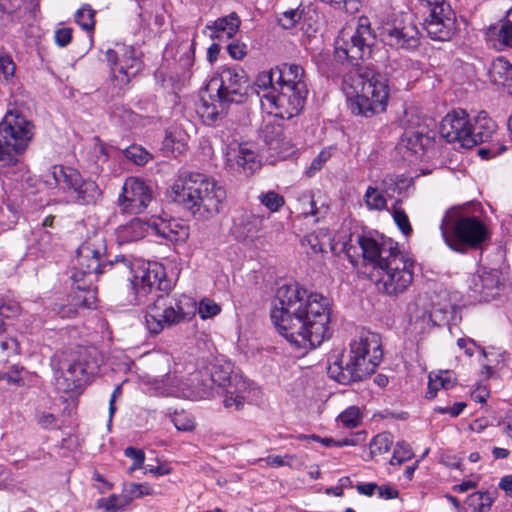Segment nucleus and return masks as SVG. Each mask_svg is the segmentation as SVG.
Instances as JSON below:
<instances>
[{
	"instance_id": "f257e3e1",
	"label": "nucleus",
	"mask_w": 512,
	"mask_h": 512,
	"mask_svg": "<svg viewBox=\"0 0 512 512\" xmlns=\"http://www.w3.org/2000/svg\"><path fill=\"white\" fill-rule=\"evenodd\" d=\"M270 316L278 332L297 348H316L331 337L329 300L298 284L278 288Z\"/></svg>"
},
{
	"instance_id": "f03ea898",
	"label": "nucleus",
	"mask_w": 512,
	"mask_h": 512,
	"mask_svg": "<svg viewBox=\"0 0 512 512\" xmlns=\"http://www.w3.org/2000/svg\"><path fill=\"white\" fill-rule=\"evenodd\" d=\"M165 269L157 262L141 263L131 280L134 291V304L146 305V327L151 334H159L196 313V302L190 297L170 296L166 291L169 283L165 279Z\"/></svg>"
},
{
	"instance_id": "7ed1b4c3",
	"label": "nucleus",
	"mask_w": 512,
	"mask_h": 512,
	"mask_svg": "<svg viewBox=\"0 0 512 512\" xmlns=\"http://www.w3.org/2000/svg\"><path fill=\"white\" fill-rule=\"evenodd\" d=\"M114 272L134 277L137 272L131 257L120 255L111 259L106 253L105 239L101 235H94L83 242L77 249L72 268L71 279L74 288L85 293L78 302L88 309L95 308L96 292L93 283L98 275Z\"/></svg>"
},
{
	"instance_id": "20e7f679",
	"label": "nucleus",
	"mask_w": 512,
	"mask_h": 512,
	"mask_svg": "<svg viewBox=\"0 0 512 512\" xmlns=\"http://www.w3.org/2000/svg\"><path fill=\"white\" fill-rule=\"evenodd\" d=\"M365 266L372 267L377 289L389 296L403 293L413 282L414 262L392 240L378 241L359 236Z\"/></svg>"
},
{
	"instance_id": "39448f33",
	"label": "nucleus",
	"mask_w": 512,
	"mask_h": 512,
	"mask_svg": "<svg viewBox=\"0 0 512 512\" xmlns=\"http://www.w3.org/2000/svg\"><path fill=\"white\" fill-rule=\"evenodd\" d=\"M382 356L380 336L362 331L350 342L347 353H333L329 356L327 373L342 385L361 382L375 372Z\"/></svg>"
},
{
	"instance_id": "423d86ee",
	"label": "nucleus",
	"mask_w": 512,
	"mask_h": 512,
	"mask_svg": "<svg viewBox=\"0 0 512 512\" xmlns=\"http://www.w3.org/2000/svg\"><path fill=\"white\" fill-rule=\"evenodd\" d=\"M172 190L175 201L201 220L219 214L226 200V190L213 178L199 172L183 173Z\"/></svg>"
},
{
	"instance_id": "0eeeda50",
	"label": "nucleus",
	"mask_w": 512,
	"mask_h": 512,
	"mask_svg": "<svg viewBox=\"0 0 512 512\" xmlns=\"http://www.w3.org/2000/svg\"><path fill=\"white\" fill-rule=\"evenodd\" d=\"M274 74L279 91L262 94V105L271 109L270 113L273 109L276 117L290 119L301 112L307 99L304 69L297 64L284 63L274 68Z\"/></svg>"
},
{
	"instance_id": "6e6552de",
	"label": "nucleus",
	"mask_w": 512,
	"mask_h": 512,
	"mask_svg": "<svg viewBox=\"0 0 512 512\" xmlns=\"http://www.w3.org/2000/svg\"><path fill=\"white\" fill-rule=\"evenodd\" d=\"M440 230L445 244L461 254L481 249L490 238L488 226L479 217L468 215L461 207L446 211Z\"/></svg>"
},
{
	"instance_id": "1a4fd4ad",
	"label": "nucleus",
	"mask_w": 512,
	"mask_h": 512,
	"mask_svg": "<svg viewBox=\"0 0 512 512\" xmlns=\"http://www.w3.org/2000/svg\"><path fill=\"white\" fill-rule=\"evenodd\" d=\"M357 95L350 102L353 114L372 117L385 111L389 99L388 79L368 67L360 68L355 88Z\"/></svg>"
},
{
	"instance_id": "9d476101",
	"label": "nucleus",
	"mask_w": 512,
	"mask_h": 512,
	"mask_svg": "<svg viewBox=\"0 0 512 512\" xmlns=\"http://www.w3.org/2000/svg\"><path fill=\"white\" fill-rule=\"evenodd\" d=\"M32 129V123L20 116H6L0 123V169L20 162L33 137Z\"/></svg>"
},
{
	"instance_id": "9b49d317",
	"label": "nucleus",
	"mask_w": 512,
	"mask_h": 512,
	"mask_svg": "<svg viewBox=\"0 0 512 512\" xmlns=\"http://www.w3.org/2000/svg\"><path fill=\"white\" fill-rule=\"evenodd\" d=\"M374 35L366 17L358 20L357 26H345L335 39V57L358 66L360 61L371 56Z\"/></svg>"
},
{
	"instance_id": "f8f14e48",
	"label": "nucleus",
	"mask_w": 512,
	"mask_h": 512,
	"mask_svg": "<svg viewBox=\"0 0 512 512\" xmlns=\"http://www.w3.org/2000/svg\"><path fill=\"white\" fill-rule=\"evenodd\" d=\"M102 363L95 347H78L68 363L63 362L61 375L56 378V386L63 392H72L95 375Z\"/></svg>"
},
{
	"instance_id": "ddd939ff",
	"label": "nucleus",
	"mask_w": 512,
	"mask_h": 512,
	"mask_svg": "<svg viewBox=\"0 0 512 512\" xmlns=\"http://www.w3.org/2000/svg\"><path fill=\"white\" fill-rule=\"evenodd\" d=\"M202 395H208L214 385L224 389L223 404L225 408L239 411L243 409L249 384L238 375H232L230 364L214 365L210 374L202 376Z\"/></svg>"
},
{
	"instance_id": "4468645a",
	"label": "nucleus",
	"mask_w": 512,
	"mask_h": 512,
	"mask_svg": "<svg viewBox=\"0 0 512 512\" xmlns=\"http://www.w3.org/2000/svg\"><path fill=\"white\" fill-rule=\"evenodd\" d=\"M249 79L245 70L234 65L223 67L217 77L208 83L207 90H215L222 103L241 104L248 96Z\"/></svg>"
},
{
	"instance_id": "2eb2a0df",
	"label": "nucleus",
	"mask_w": 512,
	"mask_h": 512,
	"mask_svg": "<svg viewBox=\"0 0 512 512\" xmlns=\"http://www.w3.org/2000/svg\"><path fill=\"white\" fill-rule=\"evenodd\" d=\"M382 41L393 48L415 49L419 45V31L408 14L395 16L380 29Z\"/></svg>"
},
{
	"instance_id": "dca6fc26",
	"label": "nucleus",
	"mask_w": 512,
	"mask_h": 512,
	"mask_svg": "<svg viewBox=\"0 0 512 512\" xmlns=\"http://www.w3.org/2000/svg\"><path fill=\"white\" fill-rule=\"evenodd\" d=\"M107 58L113 63V80L120 87L127 85L143 68V62L132 46L117 44L115 49L107 51Z\"/></svg>"
},
{
	"instance_id": "f3484780",
	"label": "nucleus",
	"mask_w": 512,
	"mask_h": 512,
	"mask_svg": "<svg viewBox=\"0 0 512 512\" xmlns=\"http://www.w3.org/2000/svg\"><path fill=\"white\" fill-rule=\"evenodd\" d=\"M152 201V191L146 183L135 177H129L123 184L118 204L124 211L141 213Z\"/></svg>"
},
{
	"instance_id": "a211bd4d",
	"label": "nucleus",
	"mask_w": 512,
	"mask_h": 512,
	"mask_svg": "<svg viewBox=\"0 0 512 512\" xmlns=\"http://www.w3.org/2000/svg\"><path fill=\"white\" fill-rule=\"evenodd\" d=\"M504 287V279L497 269H479L471 276L469 290L471 297L477 301L488 302L500 294Z\"/></svg>"
},
{
	"instance_id": "6ab92c4d",
	"label": "nucleus",
	"mask_w": 512,
	"mask_h": 512,
	"mask_svg": "<svg viewBox=\"0 0 512 512\" xmlns=\"http://www.w3.org/2000/svg\"><path fill=\"white\" fill-rule=\"evenodd\" d=\"M423 28L436 41H449L456 33V16L450 6L425 14Z\"/></svg>"
},
{
	"instance_id": "aec40b11",
	"label": "nucleus",
	"mask_w": 512,
	"mask_h": 512,
	"mask_svg": "<svg viewBox=\"0 0 512 512\" xmlns=\"http://www.w3.org/2000/svg\"><path fill=\"white\" fill-rule=\"evenodd\" d=\"M469 116L462 110H454L448 113L440 123V134L447 142H458L464 147L465 134H468Z\"/></svg>"
},
{
	"instance_id": "412c9836",
	"label": "nucleus",
	"mask_w": 512,
	"mask_h": 512,
	"mask_svg": "<svg viewBox=\"0 0 512 512\" xmlns=\"http://www.w3.org/2000/svg\"><path fill=\"white\" fill-rule=\"evenodd\" d=\"M495 131L496 123L488 117L485 111L479 112L473 122L469 121L468 134H465L466 138H464V148H473L491 140Z\"/></svg>"
},
{
	"instance_id": "4be33fe9",
	"label": "nucleus",
	"mask_w": 512,
	"mask_h": 512,
	"mask_svg": "<svg viewBox=\"0 0 512 512\" xmlns=\"http://www.w3.org/2000/svg\"><path fill=\"white\" fill-rule=\"evenodd\" d=\"M80 172L72 167L53 165L44 174V181L50 188H59L67 192L70 186H75Z\"/></svg>"
},
{
	"instance_id": "5701e85b",
	"label": "nucleus",
	"mask_w": 512,
	"mask_h": 512,
	"mask_svg": "<svg viewBox=\"0 0 512 512\" xmlns=\"http://www.w3.org/2000/svg\"><path fill=\"white\" fill-rule=\"evenodd\" d=\"M74 203L79 205H94L100 199L102 192L96 182L84 179L81 174L75 186L67 190Z\"/></svg>"
},
{
	"instance_id": "b1692460",
	"label": "nucleus",
	"mask_w": 512,
	"mask_h": 512,
	"mask_svg": "<svg viewBox=\"0 0 512 512\" xmlns=\"http://www.w3.org/2000/svg\"><path fill=\"white\" fill-rule=\"evenodd\" d=\"M508 17L487 28L486 40L495 49L512 48V9Z\"/></svg>"
},
{
	"instance_id": "393cba45",
	"label": "nucleus",
	"mask_w": 512,
	"mask_h": 512,
	"mask_svg": "<svg viewBox=\"0 0 512 512\" xmlns=\"http://www.w3.org/2000/svg\"><path fill=\"white\" fill-rule=\"evenodd\" d=\"M229 105V103H222L217 96L214 98L212 95H209V99H206L205 96L202 95L196 111L204 124L212 126L223 119Z\"/></svg>"
},
{
	"instance_id": "a878e982",
	"label": "nucleus",
	"mask_w": 512,
	"mask_h": 512,
	"mask_svg": "<svg viewBox=\"0 0 512 512\" xmlns=\"http://www.w3.org/2000/svg\"><path fill=\"white\" fill-rule=\"evenodd\" d=\"M264 142L271 152L280 157H286L293 152V146L284 135L281 125H266L264 128Z\"/></svg>"
},
{
	"instance_id": "bb28decb",
	"label": "nucleus",
	"mask_w": 512,
	"mask_h": 512,
	"mask_svg": "<svg viewBox=\"0 0 512 512\" xmlns=\"http://www.w3.org/2000/svg\"><path fill=\"white\" fill-rule=\"evenodd\" d=\"M263 221L264 218L262 216L248 212L243 213L234 225L237 238L246 240L257 237L258 233L262 230Z\"/></svg>"
},
{
	"instance_id": "cd10ccee",
	"label": "nucleus",
	"mask_w": 512,
	"mask_h": 512,
	"mask_svg": "<svg viewBox=\"0 0 512 512\" xmlns=\"http://www.w3.org/2000/svg\"><path fill=\"white\" fill-rule=\"evenodd\" d=\"M240 23L238 15L233 12L228 16L218 18L212 24H207L206 28L213 30L212 39H231L238 31Z\"/></svg>"
},
{
	"instance_id": "c85d7f7f",
	"label": "nucleus",
	"mask_w": 512,
	"mask_h": 512,
	"mask_svg": "<svg viewBox=\"0 0 512 512\" xmlns=\"http://www.w3.org/2000/svg\"><path fill=\"white\" fill-rule=\"evenodd\" d=\"M429 142L428 129L423 125L406 129L401 138V144L414 153L423 150Z\"/></svg>"
},
{
	"instance_id": "c756f323",
	"label": "nucleus",
	"mask_w": 512,
	"mask_h": 512,
	"mask_svg": "<svg viewBox=\"0 0 512 512\" xmlns=\"http://www.w3.org/2000/svg\"><path fill=\"white\" fill-rule=\"evenodd\" d=\"M488 75L495 85L512 86V65L503 57H498L491 63Z\"/></svg>"
},
{
	"instance_id": "7c9ffc66",
	"label": "nucleus",
	"mask_w": 512,
	"mask_h": 512,
	"mask_svg": "<svg viewBox=\"0 0 512 512\" xmlns=\"http://www.w3.org/2000/svg\"><path fill=\"white\" fill-rule=\"evenodd\" d=\"M148 228L149 225L142 222L139 218H134L127 224L117 228V238L122 243L138 241L146 235Z\"/></svg>"
},
{
	"instance_id": "2f4dec72",
	"label": "nucleus",
	"mask_w": 512,
	"mask_h": 512,
	"mask_svg": "<svg viewBox=\"0 0 512 512\" xmlns=\"http://www.w3.org/2000/svg\"><path fill=\"white\" fill-rule=\"evenodd\" d=\"M456 384L454 373L449 370L439 371L438 374H429L427 399H434L439 389H451Z\"/></svg>"
},
{
	"instance_id": "473e14b6",
	"label": "nucleus",
	"mask_w": 512,
	"mask_h": 512,
	"mask_svg": "<svg viewBox=\"0 0 512 512\" xmlns=\"http://www.w3.org/2000/svg\"><path fill=\"white\" fill-rule=\"evenodd\" d=\"M228 160L234 161L245 173H253L259 167L255 152L241 145L234 151L233 158L229 157Z\"/></svg>"
},
{
	"instance_id": "72a5a7b5",
	"label": "nucleus",
	"mask_w": 512,
	"mask_h": 512,
	"mask_svg": "<svg viewBox=\"0 0 512 512\" xmlns=\"http://www.w3.org/2000/svg\"><path fill=\"white\" fill-rule=\"evenodd\" d=\"M154 229L156 233L170 241L184 240L188 236V228L186 226H180L177 223H162L160 225L155 224Z\"/></svg>"
},
{
	"instance_id": "f704fd0d",
	"label": "nucleus",
	"mask_w": 512,
	"mask_h": 512,
	"mask_svg": "<svg viewBox=\"0 0 512 512\" xmlns=\"http://www.w3.org/2000/svg\"><path fill=\"white\" fill-rule=\"evenodd\" d=\"M495 501V495L490 492H474L467 498V504L472 512H489Z\"/></svg>"
},
{
	"instance_id": "c9c22d12",
	"label": "nucleus",
	"mask_w": 512,
	"mask_h": 512,
	"mask_svg": "<svg viewBox=\"0 0 512 512\" xmlns=\"http://www.w3.org/2000/svg\"><path fill=\"white\" fill-rule=\"evenodd\" d=\"M393 444V436L389 432L380 433L373 437L370 442V456L387 453Z\"/></svg>"
},
{
	"instance_id": "e433bc0d",
	"label": "nucleus",
	"mask_w": 512,
	"mask_h": 512,
	"mask_svg": "<svg viewBox=\"0 0 512 512\" xmlns=\"http://www.w3.org/2000/svg\"><path fill=\"white\" fill-rule=\"evenodd\" d=\"M124 156L136 165H145L151 158V154L140 145L133 144L122 150Z\"/></svg>"
},
{
	"instance_id": "4c0bfd02",
	"label": "nucleus",
	"mask_w": 512,
	"mask_h": 512,
	"mask_svg": "<svg viewBox=\"0 0 512 512\" xmlns=\"http://www.w3.org/2000/svg\"><path fill=\"white\" fill-rule=\"evenodd\" d=\"M258 199L271 212L279 211L285 204L284 197L275 191L261 193Z\"/></svg>"
},
{
	"instance_id": "58836bf2",
	"label": "nucleus",
	"mask_w": 512,
	"mask_h": 512,
	"mask_svg": "<svg viewBox=\"0 0 512 512\" xmlns=\"http://www.w3.org/2000/svg\"><path fill=\"white\" fill-rule=\"evenodd\" d=\"M180 134L181 133L178 132L177 130H167L166 135L162 141V150L171 153H182L185 144L178 137L180 136Z\"/></svg>"
},
{
	"instance_id": "ea45409f",
	"label": "nucleus",
	"mask_w": 512,
	"mask_h": 512,
	"mask_svg": "<svg viewBox=\"0 0 512 512\" xmlns=\"http://www.w3.org/2000/svg\"><path fill=\"white\" fill-rule=\"evenodd\" d=\"M256 86L262 90L263 94H270L272 91L278 93L279 89L275 82L274 68L269 71H263L257 76Z\"/></svg>"
},
{
	"instance_id": "a19ab883",
	"label": "nucleus",
	"mask_w": 512,
	"mask_h": 512,
	"mask_svg": "<svg viewBox=\"0 0 512 512\" xmlns=\"http://www.w3.org/2000/svg\"><path fill=\"white\" fill-rule=\"evenodd\" d=\"M340 422L347 428H355L361 423V412L356 406H350L339 415Z\"/></svg>"
},
{
	"instance_id": "79ce46f5",
	"label": "nucleus",
	"mask_w": 512,
	"mask_h": 512,
	"mask_svg": "<svg viewBox=\"0 0 512 512\" xmlns=\"http://www.w3.org/2000/svg\"><path fill=\"white\" fill-rule=\"evenodd\" d=\"M365 203L370 209L383 210L386 208V199L377 188L369 186L365 193Z\"/></svg>"
},
{
	"instance_id": "37998d69",
	"label": "nucleus",
	"mask_w": 512,
	"mask_h": 512,
	"mask_svg": "<svg viewBox=\"0 0 512 512\" xmlns=\"http://www.w3.org/2000/svg\"><path fill=\"white\" fill-rule=\"evenodd\" d=\"M95 11L89 6H83L75 14V21L84 30H92L95 24L94 20Z\"/></svg>"
},
{
	"instance_id": "c03bdc74",
	"label": "nucleus",
	"mask_w": 512,
	"mask_h": 512,
	"mask_svg": "<svg viewBox=\"0 0 512 512\" xmlns=\"http://www.w3.org/2000/svg\"><path fill=\"white\" fill-rule=\"evenodd\" d=\"M334 7L337 10L344 11L349 14L358 12L362 6V0H321Z\"/></svg>"
},
{
	"instance_id": "a18cd8bd",
	"label": "nucleus",
	"mask_w": 512,
	"mask_h": 512,
	"mask_svg": "<svg viewBox=\"0 0 512 512\" xmlns=\"http://www.w3.org/2000/svg\"><path fill=\"white\" fill-rule=\"evenodd\" d=\"M16 65L11 55L3 48H0V75L8 80L14 76Z\"/></svg>"
},
{
	"instance_id": "49530a36",
	"label": "nucleus",
	"mask_w": 512,
	"mask_h": 512,
	"mask_svg": "<svg viewBox=\"0 0 512 512\" xmlns=\"http://www.w3.org/2000/svg\"><path fill=\"white\" fill-rule=\"evenodd\" d=\"M196 311H198L202 319H207L219 314L221 308L213 300L205 298L200 301L198 308L196 307Z\"/></svg>"
},
{
	"instance_id": "de8ad7c7",
	"label": "nucleus",
	"mask_w": 512,
	"mask_h": 512,
	"mask_svg": "<svg viewBox=\"0 0 512 512\" xmlns=\"http://www.w3.org/2000/svg\"><path fill=\"white\" fill-rule=\"evenodd\" d=\"M300 203L302 204V214L307 216L317 217L320 214V209L317 207V202L314 199V196L309 193L303 194L299 198Z\"/></svg>"
},
{
	"instance_id": "09e8293b",
	"label": "nucleus",
	"mask_w": 512,
	"mask_h": 512,
	"mask_svg": "<svg viewBox=\"0 0 512 512\" xmlns=\"http://www.w3.org/2000/svg\"><path fill=\"white\" fill-rule=\"evenodd\" d=\"M393 219L405 236H409L412 233V227L409 218L403 209L394 207Z\"/></svg>"
},
{
	"instance_id": "8fccbe9b",
	"label": "nucleus",
	"mask_w": 512,
	"mask_h": 512,
	"mask_svg": "<svg viewBox=\"0 0 512 512\" xmlns=\"http://www.w3.org/2000/svg\"><path fill=\"white\" fill-rule=\"evenodd\" d=\"M85 296V293L83 292H76L73 296H72V301L73 303L72 304H68V305H62L59 307V309L57 310V313L60 315V317L62 318H70L72 316H74L76 313H77V307H83V308H86L85 306H83L82 304L80 303H77L79 300H78V297H80V299H83V297Z\"/></svg>"
},
{
	"instance_id": "3c124183",
	"label": "nucleus",
	"mask_w": 512,
	"mask_h": 512,
	"mask_svg": "<svg viewBox=\"0 0 512 512\" xmlns=\"http://www.w3.org/2000/svg\"><path fill=\"white\" fill-rule=\"evenodd\" d=\"M125 491L129 494L130 498H140L154 493L153 488L147 483H130Z\"/></svg>"
},
{
	"instance_id": "603ef678",
	"label": "nucleus",
	"mask_w": 512,
	"mask_h": 512,
	"mask_svg": "<svg viewBox=\"0 0 512 512\" xmlns=\"http://www.w3.org/2000/svg\"><path fill=\"white\" fill-rule=\"evenodd\" d=\"M124 454H125V456H127L133 460V464L129 468V470L131 472L142 467V465L145 461V454L141 449H137L134 447H127L124 450Z\"/></svg>"
},
{
	"instance_id": "864d4df0",
	"label": "nucleus",
	"mask_w": 512,
	"mask_h": 512,
	"mask_svg": "<svg viewBox=\"0 0 512 512\" xmlns=\"http://www.w3.org/2000/svg\"><path fill=\"white\" fill-rule=\"evenodd\" d=\"M301 19V13L297 10H288L279 18L280 25L285 29L293 28Z\"/></svg>"
},
{
	"instance_id": "5fc2aeb1",
	"label": "nucleus",
	"mask_w": 512,
	"mask_h": 512,
	"mask_svg": "<svg viewBox=\"0 0 512 512\" xmlns=\"http://www.w3.org/2000/svg\"><path fill=\"white\" fill-rule=\"evenodd\" d=\"M481 353L485 356L487 362L495 367L500 362L505 363L509 359V353L506 351L500 352L494 349L492 351H486L484 348H481Z\"/></svg>"
},
{
	"instance_id": "6e6d98bb",
	"label": "nucleus",
	"mask_w": 512,
	"mask_h": 512,
	"mask_svg": "<svg viewBox=\"0 0 512 512\" xmlns=\"http://www.w3.org/2000/svg\"><path fill=\"white\" fill-rule=\"evenodd\" d=\"M172 422L179 431H191L194 429V421L184 414H177L172 417Z\"/></svg>"
},
{
	"instance_id": "4d7b16f0",
	"label": "nucleus",
	"mask_w": 512,
	"mask_h": 512,
	"mask_svg": "<svg viewBox=\"0 0 512 512\" xmlns=\"http://www.w3.org/2000/svg\"><path fill=\"white\" fill-rule=\"evenodd\" d=\"M330 158V153L327 151H321L318 156L311 162L310 166L306 170V175L312 177L318 172L323 164Z\"/></svg>"
},
{
	"instance_id": "13d9d810",
	"label": "nucleus",
	"mask_w": 512,
	"mask_h": 512,
	"mask_svg": "<svg viewBox=\"0 0 512 512\" xmlns=\"http://www.w3.org/2000/svg\"><path fill=\"white\" fill-rule=\"evenodd\" d=\"M419 7L423 14H428L431 10L437 11L444 6H450L445 0H418Z\"/></svg>"
},
{
	"instance_id": "bf43d9fd",
	"label": "nucleus",
	"mask_w": 512,
	"mask_h": 512,
	"mask_svg": "<svg viewBox=\"0 0 512 512\" xmlns=\"http://www.w3.org/2000/svg\"><path fill=\"white\" fill-rule=\"evenodd\" d=\"M23 370V367L14 366L12 373H0V380H5L9 384H14L17 386H23L24 380L20 376L21 371Z\"/></svg>"
},
{
	"instance_id": "052dcab7",
	"label": "nucleus",
	"mask_w": 512,
	"mask_h": 512,
	"mask_svg": "<svg viewBox=\"0 0 512 512\" xmlns=\"http://www.w3.org/2000/svg\"><path fill=\"white\" fill-rule=\"evenodd\" d=\"M20 313V306L17 302L9 301L0 305V315L5 319L14 318Z\"/></svg>"
},
{
	"instance_id": "680f3d73",
	"label": "nucleus",
	"mask_w": 512,
	"mask_h": 512,
	"mask_svg": "<svg viewBox=\"0 0 512 512\" xmlns=\"http://www.w3.org/2000/svg\"><path fill=\"white\" fill-rule=\"evenodd\" d=\"M72 29L68 27H64L56 30L55 32V42L60 47L67 46L72 40Z\"/></svg>"
},
{
	"instance_id": "e2e57ef3",
	"label": "nucleus",
	"mask_w": 512,
	"mask_h": 512,
	"mask_svg": "<svg viewBox=\"0 0 512 512\" xmlns=\"http://www.w3.org/2000/svg\"><path fill=\"white\" fill-rule=\"evenodd\" d=\"M38 425L44 429L56 427V417L51 413L39 412L36 415Z\"/></svg>"
},
{
	"instance_id": "0e129e2a",
	"label": "nucleus",
	"mask_w": 512,
	"mask_h": 512,
	"mask_svg": "<svg viewBox=\"0 0 512 512\" xmlns=\"http://www.w3.org/2000/svg\"><path fill=\"white\" fill-rule=\"evenodd\" d=\"M400 182L401 183L404 182V179L402 178V176L394 177V176L388 175L382 180V183H381L382 189L385 193L389 194L391 191L394 192L396 190V188H398V185Z\"/></svg>"
},
{
	"instance_id": "69168bd1",
	"label": "nucleus",
	"mask_w": 512,
	"mask_h": 512,
	"mask_svg": "<svg viewBox=\"0 0 512 512\" xmlns=\"http://www.w3.org/2000/svg\"><path fill=\"white\" fill-rule=\"evenodd\" d=\"M505 150H506V146L503 145V144L497 145V146L492 145V146H489V147L480 148L479 151H478V154L483 159H490L492 157H495V156L501 154Z\"/></svg>"
},
{
	"instance_id": "338daca9",
	"label": "nucleus",
	"mask_w": 512,
	"mask_h": 512,
	"mask_svg": "<svg viewBox=\"0 0 512 512\" xmlns=\"http://www.w3.org/2000/svg\"><path fill=\"white\" fill-rule=\"evenodd\" d=\"M229 55L236 60L242 59L246 55V45L238 42L230 43L227 46Z\"/></svg>"
},
{
	"instance_id": "774afa93",
	"label": "nucleus",
	"mask_w": 512,
	"mask_h": 512,
	"mask_svg": "<svg viewBox=\"0 0 512 512\" xmlns=\"http://www.w3.org/2000/svg\"><path fill=\"white\" fill-rule=\"evenodd\" d=\"M395 454H398L402 460H410L413 457V451L409 444L398 442L394 448Z\"/></svg>"
}]
</instances>
